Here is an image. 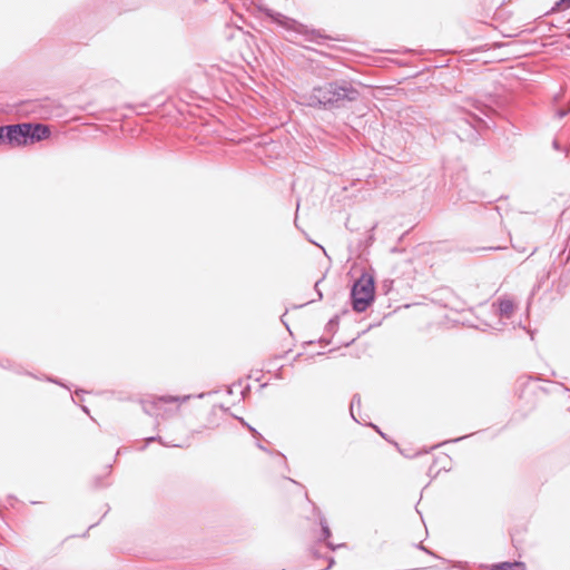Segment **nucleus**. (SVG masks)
<instances>
[{
	"label": "nucleus",
	"mask_w": 570,
	"mask_h": 570,
	"mask_svg": "<svg viewBox=\"0 0 570 570\" xmlns=\"http://www.w3.org/2000/svg\"><path fill=\"white\" fill-rule=\"evenodd\" d=\"M27 132L26 124L0 127V144L24 146L27 145Z\"/></svg>",
	"instance_id": "obj_4"
},
{
	"label": "nucleus",
	"mask_w": 570,
	"mask_h": 570,
	"mask_svg": "<svg viewBox=\"0 0 570 570\" xmlns=\"http://www.w3.org/2000/svg\"><path fill=\"white\" fill-rule=\"evenodd\" d=\"M26 126L28 127L27 145L28 144H32L35 141H40L42 139H46L50 135V129L46 125H41V124H37V125L26 124Z\"/></svg>",
	"instance_id": "obj_5"
},
{
	"label": "nucleus",
	"mask_w": 570,
	"mask_h": 570,
	"mask_svg": "<svg viewBox=\"0 0 570 570\" xmlns=\"http://www.w3.org/2000/svg\"><path fill=\"white\" fill-rule=\"evenodd\" d=\"M499 309L501 315L509 316L513 311V303L510 299H504L500 302Z\"/></svg>",
	"instance_id": "obj_6"
},
{
	"label": "nucleus",
	"mask_w": 570,
	"mask_h": 570,
	"mask_svg": "<svg viewBox=\"0 0 570 570\" xmlns=\"http://www.w3.org/2000/svg\"><path fill=\"white\" fill-rule=\"evenodd\" d=\"M495 570H524L522 563H502L495 566Z\"/></svg>",
	"instance_id": "obj_7"
},
{
	"label": "nucleus",
	"mask_w": 570,
	"mask_h": 570,
	"mask_svg": "<svg viewBox=\"0 0 570 570\" xmlns=\"http://www.w3.org/2000/svg\"><path fill=\"white\" fill-rule=\"evenodd\" d=\"M322 529H323V534L325 538H328L330 537V529L327 525H322Z\"/></svg>",
	"instance_id": "obj_11"
},
{
	"label": "nucleus",
	"mask_w": 570,
	"mask_h": 570,
	"mask_svg": "<svg viewBox=\"0 0 570 570\" xmlns=\"http://www.w3.org/2000/svg\"><path fill=\"white\" fill-rule=\"evenodd\" d=\"M356 404H357V405H360V399L354 397V399L352 400V402H351V413H352V415H353V416H354V409H355V405H356Z\"/></svg>",
	"instance_id": "obj_9"
},
{
	"label": "nucleus",
	"mask_w": 570,
	"mask_h": 570,
	"mask_svg": "<svg viewBox=\"0 0 570 570\" xmlns=\"http://www.w3.org/2000/svg\"><path fill=\"white\" fill-rule=\"evenodd\" d=\"M569 2H570V0H560L557 6L560 9H563L566 6H568Z\"/></svg>",
	"instance_id": "obj_10"
},
{
	"label": "nucleus",
	"mask_w": 570,
	"mask_h": 570,
	"mask_svg": "<svg viewBox=\"0 0 570 570\" xmlns=\"http://www.w3.org/2000/svg\"><path fill=\"white\" fill-rule=\"evenodd\" d=\"M357 91L348 86H338L336 83H327L323 87H316L313 91L304 97L308 106H326L334 105L341 100H355Z\"/></svg>",
	"instance_id": "obj_1"
},
{
	"label": "nucleus",
	"mask_w": 570,
	"mask_h": 570,
	"mask_svg": "<svg viewBox=\"0 0 570 570\" xmlns=\"http://www.w3.org/2000/svg\"><path fill=\"white\" fill-rule=\"evenodd\" d=\"M272 19L293 32L292 41L302 42L303 40H313L315 32L306 26L296 22L293 19L282 16L281 13H269Z\"/></svg>",
	"instance_id": "obj_3"
},
{
	"label": "nucleus",
	"mask_w": 570,
	"mask_h": 570,
	"mask_svg": "<svg viewBox=\"0 0 570 570\" xmlns=\"http://www.w3.org/2000/svg\"><path fill=\"white\" fill-rule=\"evenodd\" d=\"M374 278L368 274H363L352 288L353 308L356 312H364L374 301Z\"/></svg>",
	"instance_id": "obj_2"
},
{
	"label": "nucleus",
	"mask_w": 570,
	"mask_h": 570,
	"mask_svg": "<svg viewBox=\"0 0 570 570\" xmlns=\"http://www.w3.org/2000/svg\"><path fill=\"white\" fill-rule=\"evenodd\" d=\"M188 399H189V396H184V397L166 396V397H160L158 401L159 402H164V403H168V402H185Z\"/></svg>",
	"instance_id": "obj_8"
}]
</instances>
